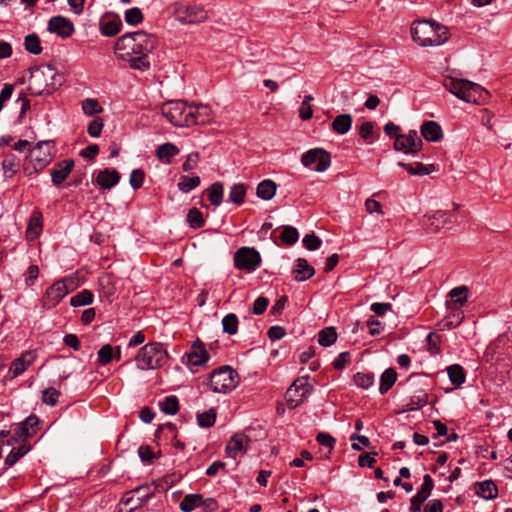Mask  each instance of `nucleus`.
<instances>
[{
	"mask_svg": "<svg viewBox=\"0 0 512 512\" xmlns=\"http://www.w3.org/2000/svg\"><path fill=\"white\" fill-rule=\"evenodd\" d=\"M197 420H198V424L201 427H205V428L211 427L215 423L216 412L214 409H210L208 411L198 413Z\"/></svg>",
	"mask_w": 512,
	"mask_h": 512,
	"instance_id": "nucleus-54",
	"label": "nucleus"
},
{
	"mask_svg": "<svg viewBox=\"0 0 512 512\" xmlns=\"http://www.w3.org/2000/svg\"><path fill=\"white\" fill-rule=\"evenodd\" d=\"M443 86L457 98L468 103L483 104L489 98V92L485 88L465 79L449 76L443 80Z\"/></svg>",
	"mask_w": 512,
	"mask_h": 512,
	"instance_id": "nucleus-4",
	"label": "nucleus"
},
{
	"mask_svg": "<svg viewBox=\"0 0 512 512\" xmlns=\"http://www.w3.org/2000/svg\"><path fill=\"white\" fill-rule=\"evenodd\" d=\"M81 106L83 113L88 116L96 115L103 111L99 102L94 98H87L83 100Z\"/></svg>",
	"mask_w": 512,
	"mask_h": 512,
	"instance_id": "nucleus-46",
	"label": "nucleus"
},
{
	"mask_svg": "<svg viewBox=\"0 0 512 512\" xmlns=\"http://www.w3.org/2000/svg\"><path fill=\"white\" fill-rule=\"evenodd\" d=\"M413 40L420 46H439L449 38L447 27L435 21L419 20L411 26Z\"/></svg>",
	"mask_w": 512,
	"mask_h": 512,
	"instance_id": "nucleus-3",
	"label": "nucleus"
},
{
	"mask_svg": "<svg viewBox=\"0 0 512 512\" xmlns=\"http://www.w3.org/2000/svg\"><path fill=\"white\" fill-rule=\"evenodd\" d=\"M301 163L305 167H310L311 165L316 164L315 171L324 172L331 165V156L322 148H314L302 155Z\"/></svg>",
	"mask_w": 512,
	"mask_h": 512,
	"instance_id": "nucleus-14",
	"label": "nucleus"
},
{
	"mask_svg": "<svg viewBox=\"0 0 512 512\" xmlns=\"http://www.w3.org/2000/svg\"><path fill=\"white\" fill-rule=\"evenodd\" d=\"M42 230V215L39 212H34L30 217L27 234L32 237H37Z\"/></svg>",
	"mask_w": 512,
	"mask_h": 512,
	"instance_id": "nucleus-44",
	"label": "nucleus"
},
{
	"mask_svg": "<svg viewBox=\"0 0 512 512\" xmlns=\"http://www.w3.org/2000/svg\"><path fill=\"white\" fill-rule=\"evenodd\" d=\"M93 294L90 290H82L70 298V305L73 307L86 306L93 302Z\"/></svg>",
	"mask_w": 512,
	"mask_h": 512,
	"instance_id": "nucleus-41",
	"label": "nucleus"
},
{
	"mask_svg": "<svg viewBox=\"0 0 512 512\" xmlns=\"http://www.w3.org/2000/svg\"><path fill=\"white\" fill-rule=\"evenodd\" d=\"M294 280L302 282L310 279L315 274V269L310 266L306 259L298 258L292 271Z\"/></svg>",
	"mask_w": 512,
	"mask_h": 512,
	"instance_id": "nucleus-24",
	"label": "nucleus"
},
{
	"mask_svg": "<svg viewBox=\"0 0 512 512\" xmlns=\"http://www.w3.org/2000/svg\"><path fill=\"white\" fill-rule=\"evenodd\" d=\"M121 28L122 23L120 21L112 20L102 24L100 31L104 36L113 37L121 31Z\"/></svg>",
	"mask_w": 512,
	"mask_h": 512,
	"instance_id": "nucleus-50",
	"label": "nucleus"
},
{
	"mask_svg": "<svg viewBox=\"0 0 512 512\" xmlns=\"http://www.w3.org/2000/svg\"><path fill=\"white\" fill-rule=\"evenodd\" d=\"M120 180V174L116 170L104 169L97 175L96 182L103 189H111Z\"/></svg>",
	"mask_w": 512,
	"mask_h": 512,
	"instance_id": "nucleus-26",
	"label": "nucleus"
},
{
	"mask_svg": "<svg viewBox=\"0 0 512 512\" xmlns=\"http://www.w3.org/2000/svg\"><path fill=\"white\" fill-rule=\"evenodd\" d=\"M312 100L311 95H306L301 106L299 108V117L302 120H309L313 116V110L310 105V101Z\"/></svg>",
	"mask_w": 512,
	"mask_h": 512,
	"instance_id": "nucleus-55",
	"label": "nucleus"
},
{
	"mask_svg": "<svg viewBox=\"0 0 512 512\" xmlns=\"http://www.w3.org/2000/svg\"><path fill=\"white\" fill-rule=\"evenodd\" d=\"M48 31L61 38H68L74 32L73 23L62 16H54L48 22Z\"/></svg>",
	"mask_w": 512,
	"mask_h": 512,
	"instance_id": "nucleus-20",
	"label": "nucleus"
},
{
	"mask_svg": "<svg viewBox=\"0 0 512 512\" xmlns=\"http://www.w3.org/2000/svg\"><path fill=\"white\" fill-rule=\"evenodd\" d=\"M37 355L33 350H27L20 357L14 359L10 365L8 374L11 379L22 375L36 360Z\"/></svg>",
	"mask_w": 512,
	"mask_h": 512,
	"instance_id": "nucleus-17",
	"label": "nucleus"
},
{
	"mask_svg": "<svg viewBox=\"0 0 512 512\" xmlns=\"http://www.w3.org/2000/svg\"><path fill=\"white\" fill-rule=\"evenodd\" d=\"M52 145L48 141L37 143L29 152L24 170L31 175L42 171L52 160Z\"/></svg>",
	"mask_w": 512,
	"mask_h": 512,
	"instance_id": "nucleus-8",
	"label": "nucleus"
},
{
	"mask_svg": "<svg viewBox=\"0 0 512 512\" xmlns=\"http://www.w3.org/2000/svg\"><path fill=\"white\" fill-rule=\"evenodd\" d=\"M187 222L193 229H199L204 226V218L200 210L192 208L188 211Z\"/></svg>",
	"mask_w": 512,
	"mask_h": 512,
	"instance_id": "nucleus-49",
	"label": "nucleus"
},
{
	"mask_svg": "<svg viewBox=\"0 0 512 512\" xmlns=\"http://www.w3.org/2000/svg\"><path fill=\"white\" fill-rule=\"evenodd\" d=\"M246 195V186L242 183L234 184L229 191L228 200L236 205H241L244 202Z\"/></svg>",
	"mask_w": 512,
	"mask_h": 512,
	"instance_id": "nucleus-37",
	"label": "nucleus"
},
{
	"mask_svg": "<svg viewBox=\"0 0 512 512\" xmlns=\"http://www.w3.org/2000/svg\"><path fill=\"white\" fill-rule=\"evenodd\" d=\"M397 373L393 368L386 369L380 379L379 391L381 394H385L396 382Z\"/></svg>",
	"mask_w": 512,
	"mask_h": 512,
	"instance_id": "nucleus-35",
	"label": "nucleus"
},
{
	"mask_svg": "<svg viewBox=\"0 0 512 512\" xmlns=\"http://www.w3.org/2000/svg\"><path fill=\"white\" fill-rule=\"evenodd\" d=\"M452 223V216L443 210L430 211L425 213L420 224L428 234H436Z\"/></svg>",
	"mask_w": 512,
	"mask_h": 512,
	"instance_id": "nucleus-11",
	"label": "nucleus"
},
{
	"mask_svg": "<svg viewBox=\"0 0 512 512\" xmlns=\"http://www.w3.org/2000/svg\"><path fill=\"white\" fill-rule=\"evenodd\" d=\"M332 129L337 134H346L352 126V116L350 114H340L332 121Z\"/></svg>",
	"mask_w": 512,
	"mask_h": 512,
	"instance_id": "nucleus-32",
	"label": "nucleus"
},
{
	"mask_svg": "<svg viewBox=\"0 0 512 512\" xmlns=\"http://www.w3.org/2000/svg\"><path fill=\"white\" fill-rule=\"evenodd\" d=\"M353 379L355 385L363 389H368L374 384V376L371 373L358 372Z\"/></svg>",
	"mask_w": 512,
	"mask_h": 512,
	"instance_id": "nucleus-53",
	"label": "nucleus"
},
{
	"mask_svg": "<svg viewBox=\"0 0 512 512\" xmlns=\"http://www.w3.org/2000/svg\"><path fill=\"white\" fill-rule=\"evenodd\" d=\"M299 233L296 228L287 226L284 228L281 234V239L286 244L292 245L297 242Z\"/></svg>",
	"mask_w": 512,
	"mask_h": 512,
	"instance_id": "nucleus-56",
	"label": "nucleus"
},
{
	"mask_svg": "<svg viewBox=\"0 0 512 512\" xmlns=\"http://www.w3.org/2000/svg\"><path fill=\"white\" fill-rule=\"evenodd\" d=\"M448 377L455 386H461L466 379L464 369L458 364L451 365L447 368Z\"/></svg>",
	"mask_w": 512,
	"mask_h": 512,
	"instance_id": "nucleus-36",
	"label": "nucleus"
},
{
	"mask_svg": "<svg viewBox=\"0 0 512 512\" xmlns=\"http://www.w3.org/2000/svg\"><path fill=\"white\" fill-rule=\"evenodd\" d=\"M421 135L430 142H438L443 137L441 126L435 121L424 122L421 126Z\"/></svg>",
	"mask_w": 512,
	"mask_h": 512,
	"instance_id": "nucleus-25",
	"label": "nucleus"
},
{
	"mask_svg": "<svg viewBox=\"0 0 512 512\" xmlns=\"http://www.w3.org/2000/svg\"><path fill=\"white\" fill-rule=\"evenodd\" d=\"M153 494L154 490L150 486H140L128 492L123 502L126 506H129L128 512H133L143 507Z\"/></svg>",
	"mask_w": 512,
	"mask_h": 512,
	"instance_id": "nucleus-15",
	"label": "nucleus"
},
{
	"mask_svg": "<svg viewBox=\"0 0 512 512\" xmlns=\"http://www.w3.org/2000/svg\"><path fill=\"white\" fill-rule=\"evenodd\" d=\"M20 167V159L14 154L5 155L2 161L3 174L6 178H12Z\"/></svg>",
	"mask_w": 512,
	"mask_h": 512,
	"instance_id": "nucleus-30",
	"label": "nucleus"
},
{
	"mask_svg": "<svg viewBox=\"0 0 512 512\" xmlns=\"http://www.w3.org/2000/svg\"><path fill=\"white\" fill-rule=\"evenodd\" d=\"M97 355L99 364L105 366L113 360L114 348L110 344H105L98 350Z\"/></svg>",
	"mask_w": 512,
	"mask_h": 512,
	"instance_id": "nucleus-51",
	"label": "nucleus"
},
{
	"mask_svg": "<svg viewBox=\"0 0 512 512\" xmlns=\"http://www.w3.org/2000/svg\"><path fill=\"white\" fill-rule=\"evenodd\" d=\"M104 123L100 117L94 118L88 125L87 131L91 137H99L101 135Z\"/></svg>",
	"mask_w": 512,
	"mask_h": 512,
	"instance_id": "nucleus-60",
	"label": "nucleus"
},
{
	"mask_svg": "<svg viewBox=\"0 0 512 512\" xmlns=\"http://www.w3.org/2000/svg\"><path fill=\"white\" fill-rule=\"evenodd\" d=\"M434 487L432 477L429 474H425L423 477V484L420 490L411 499V505L409 508L410 512H420L421 504L424 503L430 496Z\"/></svg>",
	"mask_w": 512,
	"mask_h": 512,
	"instance_id": "nucleus-19",
	"label": "nucleus"
},
{
	"mask_svg": "<svg viewBox=\"0 0 512 512\" xmlns=\"http://www.w3.org/2000/svg\"><path fill=\"white\" fill-rule=\"evenodd\" d=\"M174 13L179 22L183 24H196L204 22L207 19L206 10L200 5H182L174 4Z\"/></svg>",
	"mask_w": 512,
	"mask_h": 512,
	"instance_id": "nucleus-13",
	"label": "nucleus"
},
{
	"mask_svg": "<svg viewBox=\"0 0 512 512\" xmlns=\"http://www.w3.org/2000/svg\"><path fill=\"white\" fill-rule=\"evenodd\" d=\"M250 439L243 433H237L231 437L226 445L225 452L230 458L236 459L238 455L247 452Z\"/></svg>",
	"mask_w": 512,
	"mask_h": 512,
	"instance_id": "nucleus-18",
	"label": "nucleus"
},
{
	"mask_svg": "<svg viewBox=\"0 0 512 512\" xmlns=\"http://www.w3.org/2000/svg\"><path fill=\"white\" fill-rule=\"evenodd\" d=\"M159 406L162 412L168 415H174L179 409L178 398L174 395L165 397L159 402Z\"/></svg>",
	"mask_w": 512,
	"mask_h": 512,
	"instance_id": "nucleus-42",
	"label": "nucleus"
},
{
	"mask_svg": "<svg viewBox=\"0 0 512 512\" xmlns=\"http://www.w3.org/2000/svg\"><path fill=\"white\" fill-rule=\"evenodd\" d=\"M38 423H39V420H38L37 416H35V415L28 416L23 422H21L19 424V426L15 430V433L13 436L14 440L15 441L25 440V439L29 438L30 436H32L34 427L37 426Z\"/></svg>",
	"mask_w": 512,
	"mask_h": 512,
	"instance_id": "nucleus-23",
	"label": "nucleus"
},
{
	"mask_svg": "<svg viewBox=\"0 0 512 512\" xmlns=\"http://www.w3.org/2000/svg\"><path fill=\"white\" fill-rule=\"evenodd\" d=\"M124 19L129 25H138L143 21V13L138 7H133L125 11Z\"/></svg>",
	"mask_w": 512,
	"mask_h": 512,
	"instance_id": "nucleus-52",
	"label": "nucleus"
},
{
	"mask_svg": "<svg viewBox=\"0 0 512 512\" xmlns=\"http://www.w3.org/2000/svg\"><path fill=\"white\" fill-rule=\"evenodd\" d=\"M276 190V183L273 180L266 179L258 184L256 194L260 199L268 201L275 196Z\"/></svg>",
	"mask_w": 512,
	"mask_h": 512,
	"instance_id": "nucleus-28",
	"label": "nucleus"
},
{
	"mask_svg": "<svg viewBox=\"0 0 512 512\" xmlns=\"http://www.w3.org/2000/svg\"><path fill=\"white\" fill-rule=\"evenodd\" d=\"M74 167V162L71 159L59 162L51 171V178L54 185H61L71 173Z\"/></svg>",
	"mask_w": 512,
	"mask_h": 512,
	"instance_id": "nucleus-22",
	"label": "nucleus"
},
{
	"mask_svg": "<svg viewBox=\"0 0 512 512\" xmlns=\"http://www.w3.org/2000/svg\"><path fill=\"white\" fill-rule=\"evenodd\" d=\"M239 321L234 313H229L222 319L223 331L229 335H234L238 331Z\"/></svg>",
	"mask_w": 512,
	"mask_h": 512,
	"instance_id": "nucleus-45",
	"label": "nucleus"
},
{
	"mask_svg": "<svg viewBox=\"0 0 512 512\" xmlns=\"http://www.w3.org/2000/svg\"><path fill=\"white\" fill-rule=\"evenodd\" d=\"M205 503L201 494H187L180 502L179 508L182 512H192Z\"/></svg>",
	"mask_w": 512,
	"mask_h": 512,
	"instance_id": "nucleus-29",
	"label": "nucleus"
},
{
	"mask_svg": "<svg viewBox=\"0 0 512 512\" xmlns=\"http://www.w3.org/2000/svg\"><path fill=\"white\" fill-rule=\"evenodd\" d=\"M60 396V392L53 388H47L43 391L42 400L45 404L54 406L58 402Z\"/></svg>",
	"mask_w": 512,
	"mask_h": 512,
	"instance_id": "nucleus-57",
	"label": "nucleus"
},
{
	"mask_svg": "<svg viewBox=\"0 0 512 512\" xmlns=\"http://www.w3.org/2000/svg\"><path fill=\"white\" fill-rule=\"evenodd\" d=\"M179 153V149L176 145L172 143H164L160 145L156 150V156L157 158L169 164L174 156H176Z\"/></svg>",
	"mask_w": 512,
	"mask_h": 512,
	"instance_id": "nucleus-31",
	"label": "nucleus"
},
{
	"mask_svg": "<svg viewBox=\"0 0 512 512\" xmlns=\"http://www.w3.org/2000/svg\"><path fill=\"white\" fill-rule=\"evenodd\" d=\"M268 304H269V300L266 297H264V296L258 297L254 301V304H253V310H252L253 314H255V315L263 314L266 311Z\"/></svg>",
	"mask_w": 512,
	"mask_h": 512,
	"instance_id": "nucleus-62",
	"label": "nucleus"
},
{
	"mask_svg": "<svg viewBox=\"0 0 512 512\" xmlns=\"http://www.w3.org/2000/svg\"><path fill=\"white\" fill-rule=\"evenodd\" d=\"M337 340V333L334 327H326L318 333V343L323 347L334 344Z\"/></svg>",
	"mask_w": 512,
	"mask_h": 512,
	"instance_id": "nucleus-39",
	"label": "nucleus"
},
{
	"mask_svg": "<svg viewBox=\"0 0 512 512\" xmlns=\"http://www.w3.org/2000/svg\"><path fill=\"white\" fill-rule=\"evenodd\" d=\"M475 493L483 499L491 500L497 497L498 488L492 480H485L475 485Z\"/></svg>",
	"mask_w": 512,
	"mask_h": 512,
	"instance_id": "nucleus-27",
	"label": "nucleus"
},
{
	"mask_svg": "<svg viewBox=\"0 0 512 512\" xmlns=\"http://www.w3.org/2000/svg\"><path fill=\"white\" fill-rule=\"evenodd\" d=\"M145 174L141 169H135L130 174V185L134 189H139L144 182Z\"/></svg>",
	"mask_w": 512,
	"mask_h": 512,
	"instance_id": "nucleus-61",
	"label": "nucleus"
},
{
	"mask_svg": "<svg viewBox=\"0 0 512 512\" xmlns=\"http://www.w3.org/2000/svg\"><path fill=\"white\" fill-rule=\"evenodd\" d=\"M163 116L176 127L204 125L212 120V110L207 105L188 104L185 101H169L162 106Z\"/></svg>",
	"mask_w": 512,
	"mask_h": 512,
	"instance_id": "nucleus-2",
	"label": "nucleus"
},
{
	"mask_svg": "<svg viewBox=\"0 0 512 512\" xmlns=\"http://www.w3.org/2000/svg\"><path fill=\"white\" fill-rule=\"evenodd\" d=\"M422 140L415 130L409 131L407 134H400L396 137L394 148L405 154H417L422 148Z\"/></svg>",
	"mask_w": 512,
	"mask_h": 512,
	"instance_id": "nucleus-16",
	"label": "nucleus"
},
{
	"mask_svg": "<svg viewBox=\"0 0 512 512\" xmlns=\"http://www.w3.org/2000/svg\"><path fill=\"white\" fill-rule=\"evenodd\" d=\"M168 360V352L159 342H151L142 346L136 356L137 368L140 370H154L162 367Z\"/></svg>",
	"mask_w": 512,
	"mask_h": 512,
	"instance_id": "nucleus-6",
	"label": "nucleus"
},
{
	"mask_svg": "<svg viewBox=\"0 0 512 512\" xmlns=\"http://www.w3.org/2000/svg\"><path fill=\"white\" fill-rule=\"evenodd\" d=\"M25 49L31 54L38 55L42 51L40 39L36 34H29L24 40Z\"/></svg>",
	"mask_w": 512,
	"mask_h": 512,
	"instance_id": "nucleus-48",
	"label": "nucleus"
},
{
	"mask_svg": "<svg viewBox=\"0 0 512 512\" xmlns=\"http://www.w3.org/2000/svg\"><path fill=\"white\" fill-rule=\"evenodd\" d=\"M350 440L353 442L351 445L352 449L356 451H360L370 445L369 438L363 435L352 434Z\"/></svg>",
	"mask_w": 512,
	"mask_h": 512,
	"instance_id": "nucleus-58",
	"label": "nucleus"
},
{
	"mask_svg": "<svg viewBox=\"0 0 512 512\" xmlns=\"http://www.w3.org/2000/svg\"><path fill=\"white\" fill-rule=\"evenodd\" d=\"M398 165L403 167L404 169H406L407 172L411 175L423 176V175H428L434 171V166L432 164L424 165L420 162H415L413 164H406L403 162H399Z\"/></svg>",
	"mask_w": 512,
	"mask_h": 512,
	"instance_id": "nucleus-33",
	"label": "nucleus"
},
{
	"mask_svg": "<svg viewBox=\"0 0 512 512\" xmlns=\"http://www.w3.org/2000/svg\"><path fill=\"white\" fill-rule=\"evenodd\" d=\"M312 386L308 383V377L296 379L286 391V402L289 408L299 406L311 393Z\"/></svg>",
	"mask_w": 512,
	"mask_h": 512,
	"instance_id": "nucleus-12",
	"label": "nucleus"
},
{
	"mask_svg": "<svg viewBox=\"0 0 512 512\" xmlns=\"http://www.w3.org/2000/svg\"><path fill=\"white\" fill-rule=\"evenodd\" d=\"M158 45L155 35L139 30L120 36L114 45V53L118 60L127 62L133 70L146 72L151 64L149 54Z\"/></svg>",
	"mask_w": 512,
	"mask_h": 512,
	"instance_id": "nucleus-1",
	"label": "nucleus"
},
{
	"mask_svg": "<svg viewBox=\"0 0 512 512\" xmlns=\"http://www.w3.org/2000/svg\"><path fill=\"white\" fill-rule=\"evenodd\" d=\"M224 187L220 182H214L208 190V198L213 206H219L223 200Z\"/></svg>",
	"mask_w": 512,
	"mask_h": 512,
	"instance_id": "nucleus-40",
	"label": "nucleus"
},
{
	"mask_svg": "<svg viewBox=\"0 0 512 512\" xmlns=\"http://www.w3.org/2000/svg\"><path fill=\"white\" fill-rule=\"evenodd\" d=\"M365 209L369 214H374V213H377L380 215L384 214V212L382 210V205L380 204V202H378L372 198L366 199Z\"/></svg>",
	"mask_w": 512,
	"mask_h": 512,
	"instance_id": "nucleus-64",
	"label": "nucleus"
},
{
	"mask_svg": "<svg viewBox=\"0 0 512 512\" xmlns=\"http://www.w3.org/2000/svg\"><path fill=\"white\" fill-rule=\"evenodd\" d=\"M31 449V446L22 444L17 448H14L10 451V453L5 458V465L7 467H12L16 464L23 456H25Z\"/></svg>",
	"mask_w": 512,
	"mask_h": 512,
	"instance_id": "nucleus-34",
	"label": "nucleus"
},
{
	"mask_svg": "<svg viewBox=\"0 0 512 512\" xmlns=\"http://www.w3.org/2000/svg\"><path fill=\"white\" fill-rule=\"evenodd\" d=\"M469 288L465 285L458 286L453 288L449 292V296L454 304L459 305L460 307L464 306V304L468 300Z\"/></svg>",
	"mask_w": 512,
	"mask_h": 512,
	"instance_id": "nucleus-38",
	"label": "nucleus"
},
{
	"mask_svg": "<svg viewBox=\"0 0 512 512\" xmlns=\"http://www.w3.org/2000/svg\"><path fill=\"white\" fill-rule=\"evenodd\" d=\"M376 452L364 453L358 457V464L361 467H372L376 462Z\"/></svg>",
	"mask_w": 512,
	"mask_h": 512,
	"instance_id": "nucleus-63",
	"label": "nucleus"
},
{
	"mask_svg": "<svg viewBox=\"0 0 512 512\" xmlns=\"http://www.w3.org/2000/svg\"><path fill=\"white\" fill-rule=\"evenodd\" d=\"M239 384L238 373L230 366H222L210 375L209 387L215 393H229Z\"/></svg>",
	"mask_w": 512,
	"mask_h": 512,
	"instance_id": "nucleus-9",
	"label": "nucleus"
},
{
	"mask_svg": "<svg viewBox=\"0 0 512 512\" xmlns=\"http://www.w3.org/2000/svg\"><path fill=\"white\" fill-rule=\"evenodd\" d=\"M62 77L50 65L39 67L32 71L28 89L32 95L51 94L61 86Z\"/></svg>",
	"mask_w": 512,
	"mask_h": 512,
	"instance_id": "nucleus-5",
	"label": "nucleus"
},
{
	"mask_svg": "<svg viewBox=\"0 0 512 512\" xmlns=\"http://www.w3.org/2000/svg\"><path fill=\"white\" fill-rule=\"evenodd\" d=\"M200 185V178L198 176H181L177 184L178 189L183 193H188Z\"/></svg>",
	"mask_w": 512,
	"mask_h": 512,
	"instance_id": "nucleus-43",
	"label": "nucleus"
},
{
	"mask_svg": "<svg viewBox=\"0 0 512 512\" xmlns=\"http://www.w3.org/2000/svg\"><path fill=\"white\" fill-rule=\"evenodd\" d=\"M186 355L188 363L194 366H201L209 360L205 345L199 339L193 342L190 351Z\"/></svg>",
	"mask_w": 512,
	"mask_h": 512,
	"instance_id": "nucleus-21",
	"label": "nucleus"
},
{
	"mask_svg": "<svg viewBox=\"0 0 512 512\" xmlns=\"http://www.w3.org/2000/svg\"><path fill=\"white\" fill-rule=\"evenodd\" d=\"M303 244L306 249H308L310 251H314V250H317L318 248H320L322 241L314 233H311V234L305 235V237L303 238Z\"/></svg>",
	"mask_w": 512,
	"mask_h": 512,
	"instance_id": "nucleus-59",
	"label": "nucleus"
},
{
	"mask_svg": "<svg viewBox=\"0 0 512 512\" xmlns=\"http://www.w3.org/2000/svg\"><path fill=\"white\" fill-rule=\"evenodd\" d=\"M234 266L241 271L251 273L261 265V255L253 247H241L234 254Z\"/></svg>",
	"mask_w": 512,
	"mask_h": 512,
	"instance_id": "nucleus-10",
	"label": "nucleus"
},
{
	"mask_svg": "<svg viewBox=\"0 0 512 512\" xmlns=\"http://www.w3.org/2000/svg\"><path fill=\"white\" fill-rule=\"evenodd\" d=\"M75 276H67L54 281L47 287L42 297V307L46 310L55 308L60 301L78 287Z\"/></svg>",
	"mask_w": 512,
	"mask_h": 512,
	"instance_id": "nucleus-7",
	"label": "nucleus"
},
{
	"mask_svg": "<svg viewBox=\"0 0 512 512\" xmlns=\"http://www.w3.org/2000/svg\"><path fill=\"white\" fill-rule=\"evenodd\" d=\"M427 402H428L427 394L423 391H420L410 398L406 407H407V410L413 411V410H417V409L424 407L427 404Z\"/></svg>",
	"mask_w": 512,
	"mask_h": 512,
	"instance_id": "nucleus-47",
	"label": "nucleus"
}]
</instances>
